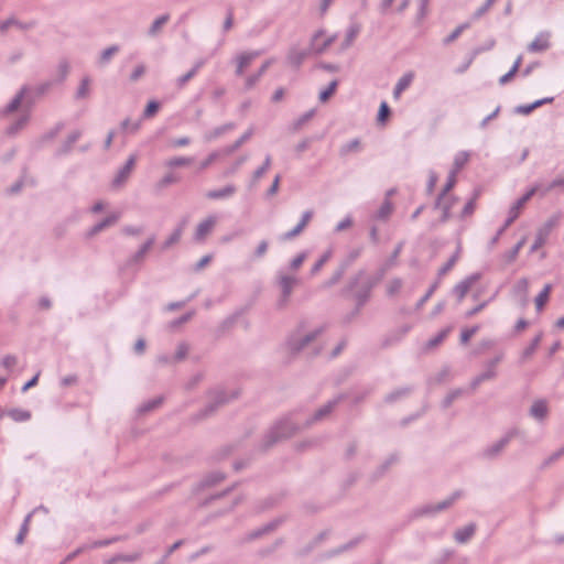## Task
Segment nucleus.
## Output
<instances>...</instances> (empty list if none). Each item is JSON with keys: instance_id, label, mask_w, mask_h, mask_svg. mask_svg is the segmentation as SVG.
<instances>
[{"instance_id": "obj_46", "label": "nucleus", "mask_w": 564, "mask_h": 564, "mask_svg": "<svg viewBox=\"0 0 564 564\" xmlns=\"http://www.w3.org/2000/svg\"><path fill=\"white\" fill-rule=\"evenodd\" d=\"M315 116V109H310L301 115L294 122L292 123V130L299 131L307 121H310Z\"/></svg>"}, {"instance_id": "obj_55", "label": "nucleus", "mask_w": 564, "mask_h": 564, "mask_svg": "<svg viewBox=\"0 0 564 564\" xmlns=\"http://www.w3.org/2000/svg\"><path fill=\"white\" fill-rule=\"evenodd\" d=\"M193 158H186V156H175L166 161L165 165L174 169V167H181V166H188L193 163Z\"/></svg>"}, {"instance_id": "obj_27", "label": "nucleus", "mask_w": 564, "mask_h": 564, "mask_svg": "<svg viewBox=\"0 0 564 564\" xmlns=\"http://www.w3.org/2000/svg\"><path fill=\"white\" fill-rule=\"evenodd\" d=\"M366 539V535L365 534H361V535H358L356 538H354L352 540H350L349 542L332 550L329 553H328V556H336V555H339L344 552H347L351 549H354L355 546H357L359 543H361L364 540Z\"/></svg>"}, {"instance_id": "obj_39", "label": "nucleus", "mask_w": 564, "mask_h": 564, "mask_svg": "<svg viewBox=\"0 0 564 564\" xmlns=\"http://www.w3.org/2000/svg\"><path fill=\"white\" fill-rule=\"evenodd\" d=\"M170 20V14L169 13H164L160 17H158L151 24V26L149 28L148 30V35L149 36H155L160 29L166 24Z\"/></svg>"}, {"instance_id": "obj_59", "label": "nucleus", "mask_w": 564, "mask_h": 564, "mask_svg": "<svg viewBox=\"0 0 564 564\" xmlns=\"http://www.w3.org/2000/svg\"><path fill=\"white\" fill-rule=\"evenodd\" d=\"M253 133V129H248L239 139H237L230 147H228L227 152L232 153L237 151L245 142H247Z\"/></svg>"}, {"instance_id": "obj_51", "label": "nucleus", "mask_w": 564, "mask_h": 564, "mask_svg": "<svg viewBox=\"0 0 564 564\" xmlns=\"http://www.w3.org/2000/svg\"><path fill=\"white\" fill-rule=\"evenodd\" d=\"M524 243H525V238L523 237L505 254V259H506L507 263H512L517 259V257H518L521 248L524 246Z\"/></svg>"}, {"instance_id": "obj_18", "label": "nucleus", "mask_w": 564, "mask_h": 564, "mask_svg": "<svg viewBox=\"0 0 564 564\" xmlns=\"http://www.w3.org/2000/svg\"><path fill=\"white\" fill-rule=\"evenodd\" d=\"M284 498H285V492H279L275 495H271V496L264 498L263 500L259 501V503L256 507V511L258 513H260V512L267 511L269 509H272V508L276 507L278 505H280Z\"/></svg>"}, {"instance_id": "obj_6", "label": "nucleus", "mask_w": 564, "mask_h": 564, "mask_svg": "<svg viewBox=\"0 0 564 564\" xmlns=\"http://www.w3.org/2000/svg\"><path fill=\"white\" fill-rule=\"evenodd\" d=\"M463 496L462 490H455L447 499L436 505H425L413 510L412 518H420L424 516L435 514L443 510L448 509L454 502Z\"/></svg>"}, {"instance_id": "obj_37", "label": "nucleus", "mask_w": 564, "mask_h": 564, "mask_svg": "<svg viewBox=\"0 0 564 564\" xmlns=\"http://www.w3.org/2000/svg\"><path fill=\"white\" fill-rule=\"evenodd\" d=\"M521 64H522V56L520 55V56L517 57V59L514 61V63L511 66V68L508 69V73H506L505 75H502L499 78V84L500 85L508 84L517 75V73L519 72Z\"/></svg>"}, {"instance_id": "obj_33", "label": "nucleus", "mask_w": 564, "mask_h": 564, "mask_svg": "<svg viewBox=\"0 0 564 564\" xmlns=\"http://www.w3.org/2000/svg\"><path fill=\"white\" fill-rule=\"evenodd\" d=\"M163 401H164V398L162 395H159L154 399L148 400V401L143 402L138 408V412H139V414H147V413L158 409L159 406H161Z\"/></svg>"}, {"instance_id": "obj_4", "label": "nucleus", "mask_w": 564, "mask_h": 564, "mask_svg": "<svg viewBox=\"0 0 564 564\" xmlns=\"http://www.w3.org/2000/svg\"><path fill=\"white\" fill-rule=\"evenodd\" d=\"M239 390L232 391L230 394L225 389H213L208 391L212 401L208 402L198 413L197 419H205L213 415L220 406L229 403L239 397Z\"/></svg>"}, {"instance_id": "obj_35", "label": "nucleus", "mask_w": 564, "mask_h": 564, "mask_svg": "<svg viewBox=\"0 0 564 564\" xmlns=\"http://www.w3.org/2000/svg\"><path fill=\"white\" fill-rule=\"evenodd\" d=\"M8 416H10L15 422H26L31 419L32 413L29 410L23 409H10L7 412H4Z\"/></svg>"}, {"instance_id": "obj_47", "label": "nucleus", "mask_w": 564, "mask_h": 564, "mask_svg": "<svg viewBox=\"0 0 564 564\" xmlns=\"http://www.w3.org/2000/svg\"><path fill=\"white\" fill-rule=\"evenodd\" d=\"M182 232H183V225H180L178 227H176L173 230V232L169 236V238L163 242L162 249L166 250L170 247H172L173 245H175L176 242H178L182 237Z\"/></svg>"}, {"instance_id": "obj_54", "label": "nucleus", "mask_w": 564, "mask_h": 564, "mask_svg": "<svg viewBox=\"0 0 564 564\" xmlns=\"http://www.w3.org/2000/svg\"><path fill=\"white\" fill-rule=\"evenodd\" d=\"M89 85H90V78L88 76H85L76 90L75 98L76 99H85L89 95Z\"/></svg>"}, {"instance_id": "obj_8", "label": "nucleus", "mask_w": 564, "mask_h": 564, "mask_svg": "<svg viewBox=\"0 0 564 564\" xmlns=\"http://www.w3.org/2000/svg\"><path fill=\"white\" fill-rule=\"evenodd\" d=\"M561 218L562 214L555 213L536 230L535 239L530 248V252H535L546 242L553 228L560 224Z\"/></svg>"}, {"instance_id": "obj_1", "label": "nucleus", "mask_w": 564, "mask_h": 564, "mask_svg": "<svg viewBox=\"0 0 564 564\" xmlns=\"http://www.w3.org/2000/svg\"><path fill=\"white\" fill-rule=\"evenodd\" d=\"M296 412V410L290 411L272 423V425L263 434L262 441L259 445V449L261 452H268L278 443L288 441L304 430L303 425H300L293 421Z\"/></svg>"}, {"instance_id": "obj_32", "label": "nucleus", "mask_w": 564, "mask_h": 564, "mask_svg": "<svg viewBox=\"0 0 564 564\" xmlns=\"http://www.w3.org/2000/svg\"><path fill=\"white\" fill-rule=\"evenodd\" d=\"M119 51L120 46L118 44L110 45L107 48L102 50L98 58V65L105 66L109 64L112 56L116 55Z\"/></svg>"}, {"instance_id": "obj_49", "label": "nucleus", "mask_w": 564, "mask_h": 564, "mask_svg": "<svg viewBox=\"0 0 564 564\" xmlns=\"http://www.w3.org/2000/svg\"><path fill=\"white\" fill-rule=\"evenodd\" d=\"M333 256V251L332 249H328L326 250L321 257L319 259L313 264V267L311 268V274L312 275H315L316 273H318L322 268L324 267V264L329 261V259L332 258Z\"/></svg>"}, {"instance_id": "obj_60", "label": "nucleus", "mask_w": 564, "mask_h": 564, "mask_svg": "<svg viewBox=\"0 0 564 564\" xmlns=\"http://www.w3.org/2000/svg\"><path fill=\"white\" fill-rule=\"evenodd\" d=\"M160 108L161 104L158 100H150L143 110L142 117L145 119L152 118L158 113Z\"/></svg>"}, {"instance_id": "obj_29", "label": "nucleus", "mask_w": 564, "mask_h": 564, "mask_svg": "<svg viewBox=\"0 0 564 564\" xmlns=\"http://www.w3.org/2000/svg\"><path fill=\"white\" fill-rule=\"evenodd\" d=\"M296 282L297 280L294 276L282 275L279 281L281 295L291 296L293 286L296 284Z\"/></svg>"}, {"instance_id": "obj_34", "label": "nucleus", "mask_w": 564, "mask_h": 564, "mask_svg": "<svg viewBox=\"0 0 564 564\" xmlns=\"http://www.w3.org/2000/svg\"><path fill=\"white\" fill-rule=\"evenodd\" d=\"M127 539H128L127 535H115V536L102 539V540H96L87 545H88L89 550H93V549H98V547H105V546L111 545L113 543L124 541Z\"/></svg>"}, {"instance_id": "obj_20", "label": "nucleus", "mask_w": 564, "mask_h": 564, "mask_svg": "<svg viewBox=\"0 0 564 564\" xmlns=\"http://www.w3.org/2000/svg\"><path fill=\"white\" fill-rule=\"evenodd\" d=\"M456 200H457V197H455V196L447 197L444 200V204H443L442 209H441L442 214H441L440 218L436 221H433L431 224V228L432 229L436 228V226L440 225V224L447 223L451 219V217H452L451 209L454 206Z\"/></svg>"}, {"instance_id": "obj_45", "label": "nucleus", "mask_w": 564, "mask_h": 564, "mask_svg": "<svg viewBox=\"0 0 564 564\" xmlns=\"http://www.w3.org/2000/svg\"><path fill=\"white\" fill-rule=\"evenodd\" d=\"M542 337H543L542 332H540L536 336L533 337V339L531 340L529 346L522 352L523 359L530 358L535 352V350L538 349V347L541 343Z\"/></svg>"}, {"instance_id": "obj_48", "label": "nucleus", "mask_w": 564, "mask_h": 564, "mask_svg": "<svg viewBox=\"0 0 564 564\" xmlns=\"http://www.w3.org/2000/svg\"><path fill=\"white\" fill-rule=\"evenodd\" d=\"M360 140L358 138L350 140L349 142L343 144L339 149V154L345 156L350 152H358L360 150Z\"/></svg>"}, {"instance_id": "obj_11", "label": "nucleus", "mask_w": 564, "mask_h": 564, "mask_svg": "<svg viewBox=\"0 0 564 564\" xmlns=\"http://www.w3.org/2000/svg\"><path fill=\"white\" fill-rule=\"evenodd\" d=\"M540 191V185H534L518 198L509 209L507 223L512 224L520 215L523 206Z\"/></svg>"}, {"instance_id": "obj_16", "label": "nucleus", "mask_w": 564, "mask_h": 564, "mask_svg": "<svg viewBox=\"0 0 564 564\" xmlns=\"http://www.w3.org/2000/svg\"><path fill=\"white\" fill-rule=\"evenodd\" d=\"M118 219H119V215H117L115 213L108 215L107 217H105L104 219H101L100 221L95 224L91 228H89V230L86 232V237L93 238L94 236L98 235L106 228L115 225L118 221Z\"/></svg>"}, {"instance_id": "obj_3", "label": "nucleus", "mask_w": 564, "mask_h": 564, "mask_svg": "<svg viewBox=\"0 0 564 564\" xmlns=\"http://www.w3.org/2000/svg\"><path fill=\"white\" fill-rule=\"evenodd\" d=\"M326 31L324 29L317 30L311 37L310 45L305 50L291 48L288 53V63L295 69H299L305 58L310 55H322L337 39V34H333L324 40L323 45H317V40L324 37Z\"/></svg>"}, {"instance_id": "obj_52", "label": "nucleus", "mask_w": 564, "mask_h": 564, "mask_svg": "<svg viewBox=\"0 0 564 564\" xmlns=\"http://www.w3.org/2000/svg\"><path fill=\"white\" fill-rule=\"evenodd\" d=\"M391 116V108L386 101H382L379 106L377 113V122L384 124Z\"/></svg>"}, {"instance_id": "obj_58", "label": "nucleus", "mask_w": 564, "mask_h": 564, "mask_svg": "<svg viewBox=\"0 0 564 564\" xmlns=\"http://www.w3.org/2000/svg\"><path fill=\"white\" fill-rule=\"evenodd\" d=\"M261 54L259 51L246 52L238 56V63L240 67H248L250 63Z\"/></svg>"}, {"instance_id": "obj_36", "label": "nucleus", "mask_w": 564, "mask_h": 564, "mask_svg": "<svg viewBox=\"0 0 564 564\" xmlns=\"http://www.w3.org/2000/svg\"><path fill=\"white\" fill-rule=\"evenodd\" d=\"M32 516H33V512L28 513L20 527V530L14 540L18 545H21L24 543L25 536L30 530V522H31Z\"/></svg>"}, {"instance_id": "obj_42", "label": "nucleus", "mask_w": 564, "mask_h": 564, "mask_svg": "<svg viewBox=\"0 0 564 564\" xmlns=\"http://www.w3.org/2000/svg\"><path fill=\"white\" fill-rule=\"evenodd\" d=\"M338 87V80L333 79L328 86L319 91L318 99L321 102L328 101L333 95L336 93V89Z\"/></svg>"}, {"instance_id": "obj_56", "label": "nucleus", "mask_w": 564, "mask_h": 564, "mask_svg": "<svg viewBox=\"0 0 564 564\" xmlns=\"http://www.w3.org/2000/svg\"><path fill=\"white\" fill-rule=\"evenodd\" d=\"M271 166V155L267 154L263 163L253 172L252 182L260 180Z\"/></svg>"}, {"instance_id": "obj_63", "label": "nucleus", "mask_w": 564, "mask_h": 564, "mask_svg": "<svg viewBox=\"0 0 564 564\" xmlns=\"http://www.w3.org/2000/svg\"><path fill=\"white\" fill-rule=\"evenodd\" d=\"M362 247L355 248L349 251L347 257L341 260L339 263H341L346 269H348L361 254Z\"/></svg>"}, {"instance_id": "obj_19", "label": "nucleus", "mask_w": 564, "mask_h": 564, "mask_svg": "<svg viewBox=\"0 0 564 564\" xmlns=\"http://www.w3.org/2000/svg\"><path fill=\"white\" fill-rule=\"evenodd\" d=\"M553 100H554L553 97H545L542 99H538L531 104L519 105L514 108L513 111H514V113H518V115L528 116V115L532 113L539 107L553 102Z\"/></svg>"}, {"instance_id": "obj_43", "label": "nucleus", "mask_w": 564, "mask_h": 564, "mask_svg": "<svg viewBox=\"0 0 564 564\" xmlns=\"http://www.w3.org/2000/svg\"><path fill=\"white\" fill-rule=\"evenodd\" d=\"M390 269L389 264H381L377 271L373 273V274H369L368 273V279L376 285L378 286L381 281L384 279L388 270Z\"/></svg>"}, {"instance_id": "obj_62", "label": "nucleus", "mask_w": 564, "mask_h": 564, "mask_svg": "<svg viewBox=\"0 0 564 564\" xmlns=\"http://www.w3.org/2000/svg\"><path fill=\"white\" fill-rule=\"evenodd\" d=\"M440 285V281H434L430 288L427 289L426 293L416 302L415 308L420 310L427 301L434 294V292L437 290Z\"/></svg>"}, {"instance_id": "obj_17", "label": "nucleus", "mask_w": 564, "mask_h": 564, "mask_svg": "<svg viewBox=\"0 0 564 564\" xmlns=\"http://www.w3.org/2000/svg\"><path fill=\"white\" fill-rule=\"evenodd\" d=\"M216 224V218L214 216H208L206 219L200 221L195 230L194 240L197 242L204 241L206 235H208Z\"/></svg>"}, {"instance_id": "obj_50", "label": "nucleus", "mask_w": 564, "mask_h": 564, "mask_svg": "<svg viewBox=\"0 0 564 564\" xmlns=\"http://www.w3.org/2000/svg\"><path fill=\"white\" fill-rule=\"evenodd\" d=\"M469 153L466 151L458 152L454 158V164L452 171H455V173H458L465 164L468 162Z\"/></svg>"}, {"instance_id": "obj_12", "label": "nucleus", "mask_w": 564, "mask_h": 564, "mask_svg": "<svg viewBox=\"0 0 564 564\" xmlns=\"http://www.w3.org/2000/svg\"><path fill=\"white\" fill-rule=\"evenodd\" d=\"M137 159H138V156L134 153L129 155V158L126 161V163L118 170L117 175L112 180V186L113 187H119V186H121L123 183H126L128 181L132 170L135 166Z\"/></svg>"}, {"instance_id": "obj_5", "label": "nucleus", "mask_w": 564, "mask_h": 564, "mask_svg": "<svg viewBox=\"0 0 564 564\" xmlns=\"http://www.w3.org/2000/svg\"><path fill=\"white\" fill-rule=\"evenodd\" d=\"M302 327H304V323H301L299 325L297 330L294 333H291L286 338V347L292 355L300 354L308 344L314 341L326 329V326H321V327L310 332L305 336L299 337L297 333L301 330Z\"/></svg>"}, {"instance_id": "obj_13", "label": "nucleus", "mask_w": 564, "mask_h": 564, "mask_svg": "<svg viewBox=\"0 0 564 564\" xmlns=\"http://www.w3.org/2000/svg\"><path fill=\"white\" fill-rule=\"evenodd\" d=\"M480 279H481V273L475 272V273L466 276L464 280L458 282L453 288L452 292L454 295L457 296L458 302H460L466 296V294L468 293V291L470 290L473 284L476 283L477 281H479Z\"/></svg>"}, {"instance_id": "obj_38", "label": "nucleus", "mask_w": 564, "mask_h": 564, "mask_svg": "<svg viewBox=\"0 0 564 564\" xmlns=\"http://www.w3.org/2000/svg\"><path fill=\"white\" fill-rule=\"evenodd\" d=\"M413 73L404 74L395 84L393 89V96L398 97L403 90H405L413 80Z\"/></svg>"}, {"instance_id": "obj_64", "label": "nucleus", "mask_w": 564, "mask_h": 564, "mask_svg": "<svg viewBox=\"0 0 564 564\" xmlns=\"http://www.w3.org/2000/svg\"><path fill=\"white\" fill-rule=\"evenodd\" d=\"M479 325H474L471 327L464 328L460 332L459 336L460 344L466 345L470 340V338L479 330Z\"/></svg>"}, {"instance_id": "obj_61", "label": "nucleus", "mask_w": 564, "mask_h": 564, "mask_svg": "<svg viewBox=\"0 0 564 564\" xmlns=\"http://www.w3.org/2000/svg\"><path fill=\"white\" fill-rule=\"evenodd\" d=\"M392 210V203L388 198H386L381 204L380 208L378 209L376 217L378 219H387L391 215Z\"/></svg>"}, {"instance_id": "obj_40", "label": "nucleus", "mask_w": 564, "mask_h": 564, "mask_svg": "<svg viewBox=\"0 0 564 564\" xmlns=\"http://www.w3.org/2000/svg\"><path fill=\"white\" fill-rule=\"evenodd\" d=\"M346 271L347 269L341 263H339L330 278L324 282V288L329 289L336 285L343 279Z\"/></svg>"}, {"instance_id": "obj_26", "label": "nucleus", "mask_w": 564, "mask_h": 564, "mask_svg": "<svg viewBox=\"0 0 564 564\" xmlns=\"http://www.w3.org/2000/svg\"><path fill=\"white\" fill-rule=\"evenodd\" d=\"M529 413L536 420H544L549 413L546 401L543 399L535 400L531 405Z\"/></svg>"}, {"instance_id": "obj_57", "label": "nucleus", "mask_w": 564, "mask_h": 564, "mask_svg": "<svg viewBox=\"0 0 564 564\" xmlns=\"http://www.w3.org/2000/svg\"><path fill=\"white\" fill-rule=\"evenodd\" d=\"M469 26H470V24L468 22L459 24L451 34H448L443 40L444 45H448V44L453 43Z\"/></svg>"}, {"instance_id": "obj_7", "label": "nucleus", "mask_w": 564, "mask_h": 564, "mask_svg": "<svg viewBox=\"0 0 564 564\" xmlns=\"http://www.w3.org/2000/svg\"><path fill=\"white\" fill-rule=\"evenodd\" d=\"M349 397L347 392H343L337 394L335 398L329 400L327 403H325L323 406H321L318 410L314 412L312 416H310L304 423L303 429H310L315 423L324 420L327 417L333 410L344 400H346Z\"/></svg>"}, {"instance_id": "obj_41", "label": "nucleus", "mask_w": 564, "mask_h": 564, "mask_svg": "<svg viewBox=\"0 0 564 564\" xmlns=\"http://www.w3.org/2000/svg\"><path fill=\"white\" fill-rule=\"evenodd\" d=\"M551 290H552V286L551 284H546L542 291L536 295L534 302H535V307H536V311H542L544 305L547 303L549 299H550V293H551Z\"/></svg>"}, {"instance_id": "obj_44", "label": "nucleus", "mask_w": 564, "mask_h": 564, "mask_svg": "<svg viewBox=\"0 0 564 564\" xmlns=\"http://www.w3.org/2000/svg\"><path fill=\"white\" fill-rule=\"evenodd\" d=\"M465 393V390L462 388L454 389L449 391L446 397L442 401V408L448 409L455 400L462 397Z\"/></svg>"}, {"instance_id": "obj_22", "label": "nucleus", "mask_w": 564, "mask_h": 564, "mask_svg": "<svg viewBox=\"0 0 564 564\" xmlns=\"http://www.w3.org/2000/svg\"><path fill=\"white\" fill-rule=\"evenodd\" d=\"M476 530L477 524L475 522H470L467 525L457 529L454 533V539L458 543H466L471 539Z\"/></svg>"}, {"instance_id": "obj_30", "label": "nucleus", "mask_w": 564, "mask_h": 564, "mask_svg": "<svg viewBox=\"0 0 564 564\" xmlns=\"http://www.w3.org/2000/svg\"><path fill=\"white\" fill-rule=\"evenodd\" d=\"M411 392H412V388L411 387L398 388V389L391 391L390 393H388L384 397V402L389 403V404L394 403L398 400H400L401 398H404V397L409 395Z\"/></svg>"}, {"instance_id": "obj_53", "label": "nucleus", "mask_w": 564, "mask_h": 564, "mask_svg": "<svg viewBox=\"0 0 564 564\" xmlns=\"http://www.w3.org/2000/svg\"><path fill=\"white\" fill-rule=\"evenodd\" d=\"M29 121V115H22L20 118H18L13 123H11L7 128V133L9 135L15 134L19 130H21L26 122Z\"/></svg>"}, {"instance_id": "obj_31", "label": "nucleus", "mask_w": 564, "mask_h": 564, "mask_svg": "<svg viewBox=\"0 0 564 564\" xmlns=\"http://www.w3.org/2000/svg\"><path fill=\"white\" fill-rule=\"evenodd\" d=\"M205 64V59H198L195 65L184 75L177 78V87L182 88L187 82H189L198 72V69Z\"/></svg>"}, {"instance_id": "obj_14", "label": "nucleus", "mask_w": 564, "mask_h": 564, "mask_svg": "<svg viewBox=\"0 0 564 564\" xmlns=\"http://www.w3.org/2000/svg\"><path fill=\"white\" fill-rule=\"evenodd\" d=\"M226 479V474L221 471H212L203 477L194 487L193 492L198 494L206 488H210Z\"/></svg>"}, {"instance_id": "obj_25", "label": "nucleus", "mask_w": 564, "mask_h": 564, "mask_svg": "<svg viewBox=\"0 0 564 564\" xmlns=\"http://www.w3.org/2000/svg\"><path fill=\"white\" fill-rule=\"evenodd\" d=\"M460 252H462V245H460V241H458L457 243V248L455 250V252L449 257V259L438 269L437 271V279L438 281H441V278L443 275H445L447 272H449L453 267L456 264V262L459 260L460 258Z\"/></svg>"}, {"instance_id": "obj_9", "label": "nucleus", "mask_w": 564, "mask_h": 564, "mask_svg": "<svg viewBox=\"0 0 564 564\" xmlns=\"http://www.w3.org/2000/svg\"><path fill=\"white\" fill-rule=\"evenodd\" d=\"M286 520V517H278L270 522L265 523L264 525L254 529L250 531L243 539L245 542H251L257 539L262 538L263 535L270 534L274 532L284 521Z\"/></svg>"}, {"instance_id": "obj_23", "label": "nucleus", "mask_w": 564, "mask_h": 564, "mask_svg": "<svg viewBox=\"0 0 564 564\" xmlns=\"http://www.w3.org/2000/svg\"><path fill=\"white\" fill-rule=\"evenodd\" d=\"M237 188L234 184H228L223 188H216L208 191L205 196L208 199H224L232 196Z\"/></svg>"}, {"instance_id": "obj_21", "label": "nucleus", "mask_w": 564, "mask_h": 564, "mask_svg": "<svg viewBox=\"0 0 564 564\" xmlns=\"http://www.w3.org/2000/svg\"><path fill=\"white\" fill-rule=\"evenodd\" d=\"M549 33L539 34L529 45L528 51L532 53L544 52L550 48Z\"/></svg>"}, {"instance_id": "obj_10", "label": "nucleus", "mask_w": 564, "mask_h": 564, "mask_svg": "<svg viewBox=\"0 0 564 564\" xmlns=\"http://www.w3.org/2000/svg\"><path fill=\"white\" fill-rule=\"evenodd\" d=\"M519 431L517 429L509 430L500 440L494 443L491 446H488L482 456L489 459L497 457L502 449L510 443V441L518 435Z\"/></svg>"}, {"instance_id": "obj_28", "label": "nucleus", "mask_w": 564, "mask_h": 564, "mask_svg": "<svg viewBox=\"0 0 564 564\" xmlns=\"http://www.w3.org/2000/svg\"><path fill=\"white\" fill-rule=\"evenodd\" d=\"M399 460L398 454H391L373 473L372 478L377 480L381 478L390 468L391 465Z\"/></svg>"}, {"instance_id": "obj_15", "label": "nucleus", "mask_w": 564, "mask_h": 564, "mask_svg": "<svg viewBox=\"0 0 564 564\" xmlns=\"http://www.w3.org/2000/svg\"><path fill=\"white\" fill-rule=\"evenodd\" d=\"M30 91V87L28 85H23L20 90L15 94L12 100L2 110L3 115H10L15 112L22 105L23 99Z\"/></svg>"}, {"instance_id": "obj_24", "label": "nucleus", "mask_w": 564, "mask_h": 564, "mask_svg": "<svg viewBox=\"0 0 564 564\" xmlns=\"http://www.w3.org/2000/svg\"><path fill=\"white\" fill-rule=\"evenodd\" d=\"M80 137H82L80 130H74L73 132H70L68 134L67 139L62 144V147L56 151V156H63V155L69 154L73 150L74 143L77 142Z\"/></svg>"}, {"instance_id": "obj_2", "label": "nucleus", "mask_w": 564, "mask_h": 564, "mask_svg": "<svg viewBox=\"0 0 564 564\" xmlns=\"http://www.w3.org/2000/svg\"><path fill=\"white\" fill-rule=\"evenodd\" d=\"M377 288L369 279L365 269L358 270L341 290L343 296H349L357 302V306L364 307L371 299L373 289Z\"/></svg>"}]
</instances>
